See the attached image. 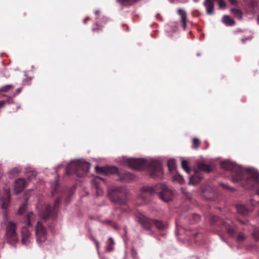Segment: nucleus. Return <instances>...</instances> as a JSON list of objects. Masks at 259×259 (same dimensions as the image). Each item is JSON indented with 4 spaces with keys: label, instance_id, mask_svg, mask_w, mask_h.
Masks as SVG:
<instances>
[{
    "label": "nucleus",
    "instance_id": "nucleus-1",
    "mask_svg": "<svg viewBox=\"0 0 259 259\" xmlns=\"http://www.w3.org/2000/svg\"><path fill=\"white\" fill-rule=\"evenodd\" d=\"M221 167L226 170H230L232 174V181L237 183L243 180V185L246 188H254L259 196V173L254 168H248L244 169L235 163L229 160L222 161Z\"/></svg>",
    "mask_w": 259,
    "mask_h": 259
},
{
    "label": "nucleus",
    "instance_id": "nucleus-2",
    "mask_svg": "<svg viewBox=\"0 0 259 259\" xmlns=\"http://www.w3.org/2000/svg\"><path fill=\"white\" fill-rule=\"evenodd\" d=\"M123 164L134 169H146L150 175L153 178L161 177L163 174L161 165L156 160L131 158L124 160Z\"/></svg>",
    "mask_w": 259,
    "mask_h": 259
},
{
    "label": "nucleus",
    "instance_id": "nucleus-3",
    "mask_svg": "<svg viewBox=\"0 0 259 259\" xmlns=\"http://www.w3.org/2000/svg\"><path fill=\"white\" fill-rule=\"evenodd\" d=\"M158 193L159 198L164 202H168L174 197L172 191L165 184H159L153 187H147L143 188L141 194L138 199L145 200L147 197L152 193Z\"/></svg>",
    "mask_w": 259,
    "mask_h": 259
},
{
    "label": "nucleus",
    "instance_id": "nucleus-4",
    "mask_svg": "<svg viewBox=\"0 0 259 259\" xmlns=\"http://www.w3.org/2000/svg\"><path fill=\"white\" fill-rule=\"evenodd\" d=\"M91 167L90 163L83 160H78L71 161L67 166L66 173L67 175L76 174L78 177H81L88 172Z\"/></svg>",
    "mask_w": 259,
    "mask_h": 259
},
{
    "label": "nucleus",
    "instance_id": "nucleus-5",
    "mask_svg": "<svg viewBox=\"0 0 259 259\" xmlns=\"http://www.w3.org/2000/svg\"><path fill=\"white\" fill-rule=\"evenodd\" d=\"M16 229V225L14 223L9 222L7 223L6 228L5 238L7 242L11 245L15 244L18 240Z\"/></svg>",
    "mask_w": 259,
    "mask_h": 259
},
{
    "label": "nucleus",
    "instance_id": "nucleus-6",
    "mask_svg": "<svg viewBox=\"0 0 259 259\" xmlns=\"http://www.w3.org/2000/svg\"><path fill=\"white\" fill-rule=\"evenodd\" d=\"M124 188L119 187L109 190L108 195L113 202L119 204H123L125 202V201L122 199L121 197L124 195Z\"/></svg>",
    "mask_w": 259,
    "mask_h": 259
},
{
    "label": "nucleus",
    "instance_id": "nucleus-7",
    "mask_svg": "<svg viewBox=\"0 0 259 259\" xmlns=\"http://www.w3.org/2000/svg\"><path fill=\"white\" fill-rule=\"evenodd\" d=\"M10 203V191L8 188H0V206L7 209Z\"/></svg>",
    "mask_w": 259,
    "mask_h": 259
},
{
    "label": "nucleus",
    "instance_id": "nucleus-8",
    "mask_svg": "<svg viewBox=\"0 0 259 259\" xmlns=\"http://www.w3.org/2000/svg\"><path fill=\"white\" fill-rule=\"evenodd\" d=\"M35 233L36 236V241L38 243H40L44 242L47 239V232L46 228L39 222H37V223Z\"/></svg>",
    "mask_w": 259,
    "mask_h": 259
},
{
    "label": "nucleus",
    "instance_id": "nucleus-9",
    "mask_svg": "<svg viewBox=\"0 0 259 259\" xmlns=\"http://www.w3.org/2000/svg\"><path fill=\"white\" fill-rule=\"evenodd\" d=\"M137 221L147 230H150L153 220H150L145 215L140 213L137 217Z\"/></svg>",
    "mask_w": 259,
    "mask_h": 259
},
{
    "label": "nucleus",
    "instance_id": "nucleus-10",
    "mask_svg": "<svg viewBox=\"0 0 259 259\" xmlns=\"http://www.w3.org/2000/svg\"><path fill=\"white\" fill-rule=\"evenodd\" d=\"M22 243L25 245H29L32 238L31 237V234L26 227H23L21 231Z\"/></svg>",
    "mask_w": 259,
    "mask_h": 259
},
{
    "label": "nucleus",
    "instance_id": "nucleus-11",
    "mask_svg": "<svg viewBox=\"0 0 259 259\" xmlns=\"http://www.w3.org/2000/svg\"><path fill=\"white\" fill-rule=\"evenodd\" d=\"M27 186V182L23 179H18L15 181L14 184V190L15 192L19 194Z\"/></svg>",
    "mask_w": 259,
    "mask_h": 259
},
{
    "label": "nucleus",
    "instance_id": "nucleus-12",
    "mask_svg": "<svg viewBox=\"0 0 259 259\" xmlns=\"http://www.w3.org/2000/svg\"><path fill=\"white\" fill-rule=\"evenodd\" d=\"M103 179L99 177H94L91 181L94 189L96 191V195L99 196L103 194L102 190L100 188L99 184Z\"/></svg>",
    "mask_w": 259,
    "mask_h": 259
},
{
    "label": "nucleus",
    "instance_id": "nucleus-13",
    "mask_svg": "<svg viewBox=\"0 0 259 259\" xmlns=\"http://www.w3.org/2000/svg\"><path fill=\"white\" fill-rule=\"evenodd\" d=\"M42 209L38 211L39 215L45 220H47L51 216L52 213L51 207L48 204H45L42 206Z\"/></svg>",
    "mask_w": 259,
    "mask_h": 259
},
{
    "label": "nucleus",
    "instance_id": "nucleus-14",
    "mask_svg": "<svg viewBox=\"0 0 259 259\" xmlns=\"http://www.w3.org/2000/svg\"><path fill=\"white\" fill-rule=\"evenodd\" d=\"M96 170L99 172H104L106 174H116L118 172V168L115 166H106L103 167H96Z\"/></svg>",
    "mask_w": 259,
    "mask_h": 259
},
{
    "label": "nucleus",
    "instance_id": "nucleus-15",
    "mask_svg": "<svg viewBox=\"0 0 259 259\" xmlns=\"http://www.w3.org/2000/svg\"><path fill=\"white\" fill-rule=\"evenodd\" d=\"M202 178L201 173L196 171L193 175L190 177L189 184L193 185H197L200 182Z\"/></svg>",
    "mask_w": 259,
    "mask_h": 259
},
{
    "label": "nucleus",
    "instance_id": "nucleus-16",
    "mask_svg": "<svg viewBox=\"0 0 259 259\" xmlns=\"http://www.w3.org/2000/svg\"><path fill=\"white\" fill-rule=\"evenodd\" d=\"M204 5L206 8V13L208 15H212L214 11V2L212 0H205Z\"/></svg>",
    "mask_w": 259,
    "mask_h": 259
},
{
    "label": "nucleus",
    "instance_id": "nucleus-17",
    "mask_svg": "<svg viewBox=\"0 0 259 259\" xmlns=\"http://www.w3.org/2000/svg\"><path fill=\"white\" fill-rule=\"evenodd\" d=\"M178 14L181 16L183 27L184 29H186L187 28V15L186 12L184 10L180 9L178 10Z\"/></svg>",
    "mask_w": 259,
    "mask_h": 259
},
{
    "label": "nucleus",
    "instance_id": "nucleus-18",
    "mask_svg": "<svg viewBox=\"0 0 259 259\" xmlns=\"http://www.w3.org/2000/svg\"><path fill=\"white\" fill-rule=\"evenodd\" d=\"M223 226L227 229L228 233L231 236H233L235 231L234 225L233 223L228 220L226 222H224Z\"/></svg>",
    "mask_w": 259,
    "mask_h": 259
},
{
    "label": "nucleus",
    "instance_id": "nucleus-19",
    "mask_svg": "<svg viewBox=\"0 0 259 259\" xmlns=\"http://www.w3.org/2000/svg\"><path fill=\"white\" fill-rule=\"evenodd\" d=\"M236 209L237 212L241 214L246 215L247 214L250 210L247 208L245 205L238 204L236 205Z\"/></svg>",
    "mask_w": 259,
    "mask_h": 259
},
{
    "label": "nucleus",
    "instance_id": "nucleus-20",
    "mask_svg": "<svg viewBox=\"0 0 259 259\" xmlns=\"http://www.w3.org/2000/svg\"><path fill=\"white\" fill-rule=\"evenodd\" d=\"M222 22L226 26H233L235 24V21L229 16L225 15L222 18Z\"/></svg>",
    "mask_w": 259,
    "mask_h": 259
},
{
    "label": "nucleus",
    "instance_id": "nucleus-21",
    "mask_svg": "<svg viewBox=\"0 0 259 259\" xmlns=\"http://www.w3.org/2000/svg\"><path fill=\"white\" fill-rule=\"evenodd\" d=\"M35 219V216L33 214V212H30L28 213L26 216V219H27V222L26 224L29 227L32 226V223L34 221Z\"/></svg>",
    "mask_w": 259,
    "mask_h": 259
},
{
    "label": "nucleus",
    "instance_id": "nucleus-22",
    "mask_svg": "<svg viewBox=\"0 0 259 259\" xmlns=\"http://www.w3.org/2000/svg\"><path fill=\"white\" fill-rule=\"evenodd\" d=\"M198 169L201 171L209 172L211 168L210 166L206 165L203 163H200L197 166Z\"/></svg>",
    "mask_w": 259,
    "mask_h": 259
},
{
    "label": "nucleus",
    "instance_id": "nucleus-23",
    "mask_svg": "<svg viewBox=\"0 0 259 259\" xmlns=\"http://www.w3.org/2000/svg\"><path fill=\"white\" fill-rule=\"evenodd\" d=\"M231 12L235 17H238L239 19L241 20L242 19V12L240 10L238 9H231Z\"/></svg>",
    "mask_w": 259,
    "mask_h": 259
},
{
    "label": "nucleus",
    "instance_id": "nucleus-24",
    "mask_svg": "<svg viewBox=\"0 0 259 259\" xmlns=\"http://www.w3.org/2000/svg\"><path fill=\"white\" fill-rule=\"evenodd\" d=\"M172 181L176 182H178L180 184H182L184 182V178L180 174H177L174 176L172 178Z\"/></svg>",
    "mask_w": 259,
    "mask_h": 259
},
{
    "label": "nucleus",
    "instance_id": "nucleus-25",
    "mask_svg": "<svg viewBox=\"0 0 259 259\" xmlns=\"http://www.w3.org/2000/svg\"><path fill=\"white\" fill-rule=\"evenodd\" d=\"M153 224H154L157 229L160 230L164 229L165 227V226L162 223V222L159 221L153 220Z\"/></svg>",
    "mask_w": 259,
    "mask_h": 259
},
{
    "label": "nucleus",
    "instance_id": "nucleus-26",
    "mask_svg": "<svg viewBox=\"0 0 259 259\" xmlns=\"http://www.w3.org/2000/svg\"><path fill=\"white\" fill-rule=\"evenodd\" d=\"M181 165L182 168L187 172L189 173L190 169L189 167L188 162L187 160L182 159Z\"/></svg>",
    "mask_w": 259,
    "mask_h": 259
},
{
    "label": "nucleus",
    "instance_id": "nucleus-27",
    "mask_svg": "<svg viewBox=\"0 0 259 259\" xmlns=\"http://www.w3.org/2000/svg\"><path fill=\"white\" fill-rule=\"evenodd\" d=\"M167 166L170 171H172L175 169L176 163L175 160L174 159H170L167 161Z\"/></svg>",
    "mask_w": 259,
    "mask_h": 259
},
{
    "label": "nucleus",
    "instance_id": "nucleus-28",
    "mask_svg": "<svg viewBox=\"0 0 259 259\" xmlns=\"http://www.w3.org/2000/svg\"><path fill=\"white\" fill-rule=\"evenodd\" d=\"M14 88V86L12 84H8L4 85L0 88V92H8L10 90Z\"/></svg>",
    "mask_w": 259,
    "mask_h": 259
},
{
    "label": "nucleus",
    "instance_id": "nucleus-29",
    "mask_svg": "<svg viewBox=\"0 0 259 259\" xmlns=\"http://www.w3.org/2000/svg\"><path fill=\"white\" fill-rule=\"evenodd\" d=\"M26 207V204L25 203L22 204L20 206V207L18 210V213L19 214L23 213L24 212V211L25 210Z\"/></svg>",
    "mask_w": 259,
    "mask_h": 259
},
{
    "label": "nucleus",
    "instance_id": "nucleus-30",
    "mask_svg": "<svg viewBox=\"0 0 259 259\" xmlns=\"http://www.w3.org/2000/svg\"><path fill=\"white\" fill-rule=\"evenodd\" d=\"M125 179L127 181H131L132 180L134 177L131 174L130 172H125Z\"/></svg>",
    "mask_w": 259,
    "mask_h": 259
},
{
    "label": "nucleus",
    "instance_id": "nucleus-31",
    "mask_svg": "<svg viewBox=\"0 0 259 259\" xmlns=\"http://www.w3.org/2000/svg\"><path fill=\"white\" fill-rule=\"evenodd\" d=\"M193 147L195 149L197 148L200 144V141L199 139L197 138L193 139Z\"/></svg>",
    "mask_w": 259,
    "mask_h": 259
},
{
    "label": "nucleus",
    "instance_id": "nucleus-32",
    "mask_svg": "<svg viewBox=\"0 0 259 259\" xmlns=\"http://www.w3.org/2000/svg\"><path fill=\"white\" fill-rule=\"evenodd\" d=\"M59 185L58 180H57L55 181V182L54 183L53 185H52V189H54L52 192V195H54L55 193V191L57 189L58 186Z\"/></svg>",
    "mask_w": 259,
    "mask_h": 259
},
{
    "label": "nucleus",
    "instance_id": "nucleus-33",
    "mask_svg": "<svg viewBox=\"0 0 259 259\" xmlns=\"http://www.w3.org/2000/svg\"><path fill=\"white\" fill-rule=\"evenodd\" d=\"M219 6L221 9H225L226 3L224 0H219Z\"/></svg>",
    "mask_w": 259,
    "mask_h": 259
},
{
    "label": "nucleus",
    "instance_id": "nucleus-34",
    "mask_svg": "<svg viewBox=\"0 0 259 259\" xmlns=\"http://www.w3.org/2000/svg\"><path fill=\"white\" fill-rule=\"evenodd\" d=\"M245 238V235L243 233H240L237 237V240L239 241H241L243 240H244Z\"/></svg>",
    "mask_w": 259,
    "mask_h": 259
},
{
    "label": "nucleus",
    "instance_id": "nucleus-35",
    "mask_svg": "<svg viewBox=\"0 0 259 259\" xmlns=\"http://www.w3.org/2000/svg\"><path fill=\"white\" fill-rule=\"evenodd\" d=\"M19 171H20V169H19L17 167H15L12 169V170L10 172H11V174H13L14 176V175H15V174H18Z\"/></svg>",
    "mask_w": 259,
    "mask_h": 259
},
{
    "label": "nucleus",
    "instance_id": "nucleus-36",
    "mask_svg": "<svg viewBox=\"0 0 259 259\" xmlns=\"http://www.w3.org/2000/svg\"><path fill=\"white\" fill-rule=\"evenodd\" d=\"M93 240L94 241V243H95V244L96 245V247L97 250L98 251V253H99V243L98 242V241H97L94 238L93 239Z\"/></svg>",
    "mask_w": 259,
    "mask_h": 259
},
{
    "label": "nucleus",
    "instance_id": "nucleus-37",
    "mask_svg": "<svg viewBox=\"0 0 259 259\" xmlns=\"http://www.w3.org/2000/svg\"><path fill=\"white\" fill-rule=\"evenodd\" d=\"M193 218H194V220L193 223L197 222L200 220V216L199 215H197V214L194 215Z\"/></svg>",
    "mask_w": 259,
    "mask_h": 259
},
{
    "label": "nucleus",
    "instance_id": "nucleus-38",
    "mask_svg": "<svg viewBox=\"0 0 259 259\" xmlns=\"http://www.w3.org/2000/svg\"><path fill=\"white\" fill-rule=\"evenodd\" d=\"M113 245L111 244H108L106 247V249L109 251H111L113 249Z\"/></svg>",
    "mask_w": 259,
    "mask_h": 259
},
{
    "label": "nucleus",
    "instance_id": "nucleus-39",
    "mask_svg": "<svg viewBox=\"0 0 259 259\" xmlns=\"http://www.w3.org/2000/svg\"><path fill=\"white\" fill-rule=\"evenodd\" d=\"M60 199H57L55 201V204H54V207H55V208L59 206V204H60Z\"/></svg>",
    "mask_w": 259,
    "mask_h": 259
},
{
    "label": "nucleus",
    "instance_id": "nucleus-40",
    "mask_svg": "<svg viewBox=\"0 0 259 259\" xmlns=\"http://www.w3.org/2000/svg\"><path fill=\"white\" fill-rule=\"evenodd\" d=\"M229 2L231 5H236L238 3L236 0H229Z\"/></svg>",
    "mask_w": 259,
    "mask_h": 259
},
{
    "label": "nucleus",
    "instance_id": "nucleus-41",
    "mask_svg": "<svg viewBox=\"0 0 259 259\" xmlns=\"http://www.w3.org/2000/svg\"><path fill=\"white\" fill-rule=\"evenodd\" d=\"M109 244H111V245L114 244V240L112 237L109 238Z\"/></svg>",
    "mask_w": 259,
    "mask_h": 259
},
{
    "label": "nucleus",
    "instance_id": "nucleus-42",
    "mask_svg": "<svg viewBox=\"0 0 259 259\" xmlns=\"http://www.w3.org/2000/svg\"><path fill=\"white\" fill-rule=\"evenodd\" d=\"M5 105V102L3 101H0V109L3 108Z\"/></svg>",
    "mask_w": 259,
    "mask_h": 259
},
{
    "label": "nucleus",
    "instance_id": "nucleus-43",
    "mask_svg": "<svg viewBox=\"0 0 259 259\" xmlns=\"http://www.w3.org/2000/svg\"><path fill=\"white\" fill-rule=\"evenodd\" d=\"M251 38H252V37H251H251H250L249 38H242V40H242V42L244 43V42H245V41L246 40H247V39H250Z\"/></svg>",
    "mask_w": 259,
    "mask_h": 259
},
{
    "label": "nucleus",
    "instance_id": "nucleus-44",
    "mask_svg": "<svg viewBox=\"0 0 259 259\" xmlns=\"http://www.w3.org/2000/svg\"><path fill=\"white\" fill-rule=\"evenodd\" d=\"M130 1L131 0H119L118 1L121 4H123L124 2H128V1Z\"/></svg>",
    "mask_w": 259,
    "mask_h": 259
},
{
    "label": "nucleus",
    "instance_id": "nucleus-45",
    "mask_svg": "<svg viewBox=\"0 0 259 259\" xmlns=\"http://www.w3.org/2000/svg\"><path fill=\"white\" fill-rule=\"evenodd\" d=\"M21 91V88H18L16 90V94H19Z\"/></svg>",
    "mask_w": 259,
    "mask_h": 259
},
{
    "label": "nucleus",
    "instance_id": "nucleus-46",
    "mask_svg": "<svg viewBox=\"0 0 259 259\" xmlns=\"http://www.w3.org/2000/svg\"><path fill=\"white\" fill-rule=\"evenodd\" d=\"M104 223L105 224H109V225H111L112 224L111 222L110 221H109V220L105 221L104 222Z\"/></svg>",
    "mask_w": 259,
    "mask_h": 259
},
{
    "label": "nucleus",
    "instance_id": "nucleus-47",
    "mask_svg": "<svg viewBox=\"0 0 259 259\" xmlns=\"http://www.w3.org/2000/svg\"><path fill=\"white\" fill-rule=\"evenodd\" d=\"M63 166V163L60 164H59V165L57 166V167H56V168H61V167H62Z\"/></svg>",
    "mask_w": 259,
    "mask_h": 259
},
{
    "label": "nucleus",
    "instance_id": "nucleus-48",
    "mask_svg": "<svg viewBox=\"0 0 259 259\" xmlns=\"http://www.w3.org/2000/svg\"><path fill=\"white\" fill-rule=\"evenodd\" d=\"M95 13L96 15H98L100 13V11L99 10H97L95 11Z\"/></svg>",
    "mask_w": 259,
    "mask_h": 259
},
{
    "label": "nucleus",
    "instance_id": "nucleus-49",
    "mask_svg": "<svg viewBox=\"0 0 259 259\" xmlns=\"http://www.w3.org/2000/svg\"><path fill=\"white\" fill-rule=\"evenodd\" d=\"M208 187H207V188H206L205 189H202V191L203 193L205 192L207 189H208Z\"/></svg>",
    "mask_w": 259,
    "mask_h": 259
},
{
    "label": "nucleus",
    "instance_id": "nucleus-50",
    "mask_svg": "<svg viewBox=\"0 0 259 259\" xmlns=\"http://www.w3.org/2000/svg\"><path fill=\"white\" fill-rule=\"evenodd\" d=\"M89 19V17H87V18H86L84 20L83 22H84V23H86L87 20V19Z\"/></svg>",
    "mask_w": 259,
    "mask_h": 259
},
{
    "label": "nucleus",
    "instance_id": "nucleus-51",
    "mask_svg": "<svg viewBox=\"0 0 259 259\" xmlns=\"http://www.w3.org/2000/svg\"><path fill=\"white\" fill-rule=\"evenodd\" d=\"M222 186H223V187H225V188H229V187H227L226 185L222 184Z\"/></svg>",
    "mask_w": 259,
    "mask_h": 259
},
{
    "label": "nucleus",
    "instance_id": "nucleus-52",
    "mask_svg": "<svg viewBox=\"0 0 259 259\" xmlns=\"http://www.w3.org/2000/svg\"><path fill=\"white\" fill-rule=\"evenodd\" d=\"M92 30H93V31H95L96 29L95 28H93L92 29Z\"/></svg>",
    "mask_w": 259,
    "mask_h": 259
},
{
    "label": "nucleus",
    "instance_id": "nucleus-53",
    "mask_svg": "<svg viewBox=\"0 0 259 259\" xmlns=\"http://www.w3.org/2000/svg\"><path fill=\"white\" fill-rule=\"evenodd\" d=\"M195 2H198L199 0H193Z\"/></svg>",
    "mask_w": 259,
    "mask_h": 259
},
{
    "label": "nucleus",
    "instance_id": "nucleus-54",
    "mask_svg": "<svg viewBox=\"0 0 259 259\" xmlns=\"http://www.w3.org/2000/svg\"><path fill=\"white\" fill-rule=\"evenodd\" d=\"M114 227L115 228H117V227L116 226V225H114Z\"/></svg>",
    "mask_w": 259,
    "mask_h": 259
},
{
    "label": "nucleus",
    "instance_id": "nucleus-55",
    "mask_svg": "<svg viewBox=\"0 0 259 259\" xmlns=\"http://www.w3.org/2000/svg\"><path fill=\"white\" fill-rule=\"evenodd\" d=\"M170 2L172 3L174 0H169Z\"/></svg>",
    "mask_w": 259,
    "mask_h": 259
},
{
    "label": "nucleus",
    "instance_id": "nucleus-56",
    "mask_svg": "<svg viewBox=\"0 0 259 259\" xmlns=\"http://www.w3.org/2000/svg\"><path fill=\"white\" fill-rule=\"evenodd\" d=\"M258 22L259 23V16H258Z\"/></svg>",
    "mask_w": 259,
    "mask_h": 259
}]
</instances>
